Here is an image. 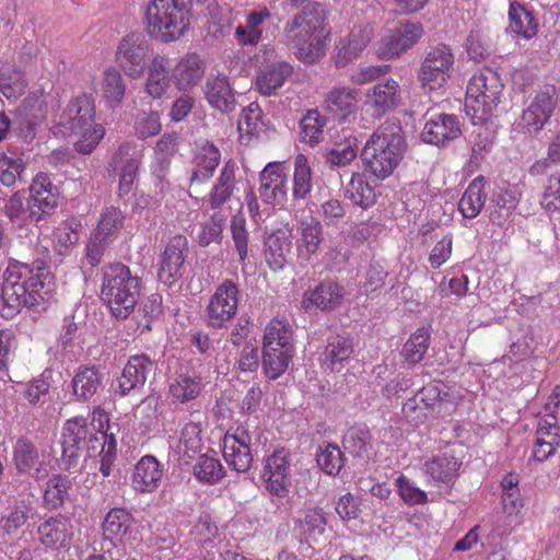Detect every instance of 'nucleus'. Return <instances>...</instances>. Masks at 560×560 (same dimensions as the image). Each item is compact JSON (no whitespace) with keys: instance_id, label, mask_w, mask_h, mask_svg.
I'll list each match as a JSON object with an SVG mask.
<instances>
[{"instance_id":"obj_12","label":"nucleus","mask_w":560,"mask_h":560,"mask_svg":"<svg viewBox=\"0 0 560 560\" xmlns=\"http://www.w3.org/2000/svg\"><path fill=\"white\" fill-rule=\"evenodd\" d=\"M238 304V285L233 280H224L215 288L206 307L208 326L214 329L225 327L226 324L235 317Z\"/></svg>"},{"instance_id":"obj_6","label":"nucleus","mask_w":560,"mask_h":560,"mask_svg":"<svg viewBox=\"0 0 560 560\" xmlns=\"http://www.w3.org/2000/svg\"><path fill=\"white\" fill-rule=\"evenodd\" d=\"M504 95V83L498 71L483 67L472 74L466 89L465 109L474 125L497 116Z\"/></svg>"},{"instance_id":"obj_4","label":"nucleus","mask_w":560,"mask_h":560,"mask_svg":"<svg viewBox=\"0 0 560 560\" xmlns=\"http://www.w3.org/2000/svg\"><path fill=\"white\" fill-rule=\"evenodd\" d=\"M55 133L77 136L74 143L81 154H90L105 135L101 124H95V103L92 95L82 93L72 98L52 126Z\"/></svg>"},{"instance_id":"obj_51","label":"nucleus","mask_w":560,"mask_h":560,"mask_svg":"<svg viewBox=\"0 0 560 560\" xmlns=\"http://www.w3.org/2000/svg\"><path fill=\"white\" fill-rule=\"evenodd\" d=\"M72 483L67 475H52L46 482L43 502L48 510H57L65 505Z\"/></svg>"},{"instance_id":"obj_25","label":"nucleus","mask_w":560,"mask_h":560,"mask_svg":"<svg viewBox=\"0 0 560 560\" xmlns=\"http://www.w3.org/2000/svg\"><path fill=\"white\" fill-rule=\"evenodd\" d=\"M220 161L221 152L214 143L210 141L196 143L190 160L189 186L205 184L212 178Z\"/></svg>"},{"instance_id":"obj_2","label":"nucleus","mask_w":560,"mask_h":560,"mask_svg":"<svg viewBox=\"0 0 560 560\" xmlns=\"http://www.w3.org/2000/svg\"><path fill=\"white\" fill-rule=\"evenodd\" d=\"M52 275L49 266L42 259L32 262L10 260L1 289V296L9 308L19 311L33 307L44 301L49 292Z\"/></svg>"},{"instance_id":"obj_38","label":"nucleus","mask_w":560,"mask_h":560,"mask_svg":"<svg viewBox=\"0 0 560 560\" xmlns=\"http://www.w3.org/2000/svg\"><path fill=\"white\" fill-rule=\"evenodd\" d=\"M292 74L293 67L287 61L268 65L257 73L256 89L261 95H273Z\"/></svg>"},{"instance_id":"obj_49","label":"nucleus","mask_w":560,"mask_h":560,"mask_svg":"<svg viewBox=\"0 0 560 560\" xmlns=\"http://www.w3.org/2000/svg\"><path fill=\"white\" fill-rule=\"evenodd\" d=\"M271 18V13L268 9L259 11H252L246 18L245 25H238L235 28L234 37L236 42L242 46H255L257 45L262 35V23Z\"/></svg>"},{"instance_id":"obj_37","label":"nucleus","mask_w":560,"mask_h":560,"mask_svg":"<svg viewBox=\"0 0 560 560\" xmlns=\"http://www.w3.org/2000/svg\"><path fill=\"white\" fill-rule=\"evenodd\" d=\"M359 91L350 86H335L325 96V109L340 118L346 119L358 109Z\"/></svg>"},{"instance_id":"obj_23","label":"nucleus","mask_w":560,"mask_h":560,"mask_svg":"<svg viewBox=\"0 0 560 560\" xmlns=\"http://www.w3.org/2000/svg\"><path fill=\"white\" fill-rule=\"evenodd\" d=\"M153 366V361L145 354L130 357L114 383L115 394L125 397L132 390L142 388Z\"/></svg>"},{"instance_id":"obj_30","label":"nucleus","mask_w":560,"mask_h":560,"mask_svg":"<svg viewBox=\"0 0 560 560\" xmlns=\"http://www.w3.org/2000/svg\"><path fill=\"white\" fill-rule=\"evenodd\" d=\"M237 171L238 166L232 159L228 160L221 167L207 198L209 207L212 210L221 209L225 203L231 201L237 189Z\"/></svg>"},{"instance_id":"obj_22","label":"nucleus","mask_w":560,"mask_h":560,"mask_svg":"<svg viewBox=\"0 0 560 560\" xmlns=\"http://www.w3.org/2000/svg\"><path fill=\"white\" fill-rule=\"evenodd\" d=\"M374 35L370 24L354 25L351 31L339 39L332 57L337 68H343L358 59L365 50Z\"/></svg>"},{"instance_id":"obj_29","label":"nucleus","mask_w":560,"mask_h":560,"mask_svg":"<svg viewBox=\"0 0 560 560\" xmlns=\"http://www.w3.org/2000/svg\"><path fill=\"white\" fill-rule=\"evenodd\" d=\"M171 61L166 55L155 54L147 66L144 92L154 100L162 98L168 91L173 77Z\"/></svg>"},{"instance_id":"obj_27","label":"nucleus","mask_w":560,"mask_h":560,"mask_svg":"<svg viewBox=\"0 0 560 560\" xmlns=\"http://www.w3.org/2000/svg\"><path fill=\"white\" fill-rule=\"evenodd\" d=\"M345 298V288L334 281H325L304 292L301 306L310 312L314 308L330 312L339 307Z\"/></svg>"},{"instance_id":"obj_33","label":"nucleus","mask_w":560,"mask_h":560,"mask_svg":"<svg viewBox=\"0 0 560 560\" xmlns=\"http://www.w3.org/2000/svg\"><path fill=\"white\" fill-rule=\"evenodd\" d=\"M560 445V427L555 417H542L538 421L533 458L545 462L556 454Z\"/></svg>"},{"instance_id":"obj_20","label":"nucleus","mask_w":560,"mask_h":560,"mask_svg":"<svg viewBox=\"0 0 560 560\" xmlns=\"http://www.w3.org/2000/svg\"><path fill=\"white\" fill-rule=\"evenodd\" d=\"M417 410H432L438 417H451L455 410V405L447 393H442L439 385L430 383L423 386L413 397L407 399L402 406V411L410 416Z\"/></svg>"},{"instance_id":"obj_60","label":"nucleus","mask_w":560,"mask_h":560,"mask_svg":"<svg viewBox=\"0 0 560 560\" xmlns=\"http://www.w3.org/2000/svg\"><path fill=\"white\" fill-rule=\"evenodd\" d=\"M4 213L9 220L18 225L23 226L28 222H33L30 202L25 203L23 191L14 192L4 203Z\"/></svg>"},{"instance_id":"obj_39","label":"nucleus","mask_w":560,"mask_h":560,"mask_svg":"<svg viewBox=\"0 0 560 560\" xmlns=\"http://www.w3.org/2000/svg\"><path fill=\"white\" fill-rule=\"evenodd\" d=\"M103 375L95 365H80L71 380L72 395L78 401L90 400L101 388Z\"/></svg>"},{"instance_id":"obj_31","label":"nucleus","mask_w":560,"mask_h":560,"mask_svg":"<svg viewBox=\"0 0 560 560\" xmlns=\"http://www.w3.org/2000/svg\"><path fill=\"white\" fill-rule=\"evenodd\" d=\"M460 135V124L454 115L439 114L431 117L421 132L423 142L434 145H446Z\"/></svg>"},{"instance_id":"obj_16","label":"nucleus","mask_w":560,"mask_h":560,"mask_svg":"<svg viewBox=\"0 0 560 560\" xmlns=\"http://www.w3.org/2000/svg\"><path fill=\"white\" fill-rule=\"evenodd\" d=\"M31 214L34 222L44 220L58 207L60 191L50 174L37 173L28 187Z\"/></svg>"},{"instance_id":"obj_11","label":"nucleus","mask_w":560,"mask_h":560,"mask_svg":"<svg viewBox=\"0 0 560 560\" xmlns=\"http://www.w3.org/2000/svg\"><path fill=\"white\" fill-rule=\"evenodd\" d=\"M455 57L450 46L430 47L418 70V80L429 91L441 89L451 79Z\"/></svg>"},{"instance_id":"obj_61","label":"nucleus","mask_w":560,"mask_h":560,"mask_svg":"<svg viewBox=\"0 0 560 560\" xmlns=\"http://www.w3.org/2000/svg\"><path fill=\"white\" fill-rule=\"evenodd\" d=\"M353 353L352 341L348 338L337 336L326 347L325 360L331 371L337 370L338 365H342Z\"/></svg>"},{"instance_id":"obj_36","label":"nucleus","mask_w":560,"mask_h":560,"mask_svg":"<svg viewBox=\"0 0 560 560\" xmlns=\"http://www.w3.org/2000/svg\"><path fill=\"white\" fill-rule=\"evenodd\" d=\"M510 33L525 40L537 35L539 23L534 12L518 1H511L508 11Z\"/></svg>"},{"instance_id":"obj_19","label":"nucleus","mask_w":560,"mask_h":560,"mask_svg":"<svg viewBox=\"0 0 560 560\" xmlns=\"http://www.w3.org/2000/svg\"><path fill=\"white\" fill-rule=\"evenodd\" d=\"M556 105V88L553 85H545L535 94L528 106L523 110L518 126L525 132L539 131L551 117Z\"/></svg>"},{"instance_id":"obj_48","label":"nucleus","mask_w":560,"mask_h":560,"mask_svg":"<svg viewBox=\"0 0 560 560\" xmlns=\"http://www.w3.org/2000/svg\"><path fill=\"white\" fill-rule=\"evenodd\" d=\"M486 184V179L478 176L468 185L458 202V210L463 217L474 219L480 213L487 197Z\"/></svg>"},{"instance_id":"obj_44","label":"nucleus","mask_w":560,"mask_h":560,"mask_svg":"<svg viewBox=\"0 0 560 560\" xmlns=\"http://www.w3.org/2000/svg\"><path fill=\"white\" fill-rule=\"evenodd\" d=\"M143 152L135 143L124 142L112 155L109 167L117 176L138 175Z\"/></svg>"},{"instance_id":"obj_5","label":"nucleus","mask_w":560,"mask_h":560,"mask_svg":"<svg viewBox=\"0 0 560 560\" xmlns=\"http://www.w3.org/2000/svg\"><path fill=\"white\" fill-rule=\"evenodd\" d=\"M141 279L122 262H110L102 268L101 298L117 319L127 318L140 295Z\"/></svg>"},{"instance_id":"obj_15","label":"nucleus","mask_w":560,"mask_h":560,"mask_svg":"<svg viewBox=\"0 0 560 560\" xmlns=\"http://www.w3.org/2000/svg\"><path fill=\"white\" fill-rule=\"evenodd\" d=\"M463 457L455 450H446L424 460L421 471L428 483L451 487L459 476Z\"/></svg>"},{"instance_id":"obj_56","label":"nucleus","mask_w":560,"mask_h":560,"mask_svg":"<svg viewBox=\"0 0 560 560\" xmlns=\"http://www.w3.org/2000/svg\"><path fill=\"white\" fill-rule=\"evenodd\" d=\"M313 177L307 158L304 154H298L294 160L293 188L294 199H305L312 191Z\"/></svg>"},{"instance_id":"obj_24","label":"nucleus","mask_w":560,"mask_h":560,"mask_svg":"<svg viewBox=\"0 0 560 560\" xmlns=\"http://www.w3.org/2000/svg\"><path fill=\"white\" fill-rule=\"evenodd\" d=\"M42 545L52 550L68 548L74 536L71 517L65 514H56L46 518L37 528Z\"/></svg>"},{"instance_id":"obj_64","label":"nucleus","mask_w":560,"mask_h":560,"mask_svg":"<svg viewBox=\"0 0 560 560\" xmlns=\"http://www.w3.org/2000/svg\"><path fill=\"white\" fill-rule=\"evenodd\" d=\"M371 433L365 427H352L343 436L342 444L346 451L353 456H361L368 451L371 443Z\"/></svg>"},{"instance_id":"obj_58","label":"nucleus","mask_w":560,"mask_h":560,"mask_svg":"<svg viewBox=\"0 0 560 560\" xmlns=\"http://www.w3.org/2000/svg\"><path fill=\"white\" fill-rule=\"evenodd\" d=\"M317 464L329 475L337 476L345 466V457L340 447L334 443H323L317 452Z\"/></svg>"},{"instance_id":"obj_8","label":"nucleus","mask_w":560,"mask_h":560,"mask_svg":"<svg viewBox=\"0 0 560 560\" xmlns=\"http://www.w3.org/2000/svg\"><path fill=\"white\" fill-rule=\"evenodd\" d=\"M50 93L43 86L33 89L23 100L15 112L12 121L4 113H0V142L4 140L10 130L24 141H32L48 114Z\"/></svg>"},{"instance_id":"obj_54","label":"nucleus","mask_w":560,"mask_h":560,"mask_svg":"<svg viewBox=\"0 0 560 560\" xmlns=\"http://www.w3.org/2000/svg\"><path fill=\"white\" fill-rule=\"evenodd\" d=\"M192 475L200 483L213 486L225 477V469L218 458L201 455L192 466Z\"/></svg>"},{"instance_id":"obj_7","label":"nucleus","mask_w":560,"mask_h":560,"mask_svg":"<svg viewBox=\"0 0 560 560\" xmlns=\"http://www.w3.org/2000/svg\"><path fill=\"white\" fill-rule=\"evenodd\" d=\"M190 20L191 12L183 0H151L144 15L149 36L165 44L184 36Z\"/></svg>"},{"instance_id":"obj_17","label":"nucleus","mask_w":560,"mask_h":560,"mask_svg":"<svg viewBox=\"0 0 560 560\" xmlns=\"http://www.w3.org/2000/svg\"><path fill=\"white\" fill-rule=\"evenodd\" d=\"M423 27L419 22H405L382 37L377 55L381 59L398 58L412 48L422 37Z\"/></svg>"},{"instance_id":"obj_3","label":"nucleus","mask_w":560,"mask_h":560,"mask_svg":"<svg viewBox=\"0 0 560 560\" xmlns=\"http://www.w3.org/2000/svg\"><path fill=\"white\" fill-rule=\"evenodd\" d=\"M407 149L406 138L397 118L385 120L368 139L361 159L377 178L386 179L400 164Z\"/></svg>"},{"instance_id":"obj_53","label":"nucleus","mask_w":560,"mask_h":560,"mask_svg":"<svg viewBox=\"0 0 560 560\" xmlns=\"http://www.w3.org/2000/svg\"><path fill=\"white\" fill-rule=\"evenodd\" d=\"M28 85L25 71L18 67L0 70V92L9 101H16Z\"/></svg>"},{"instance_id":"obj_62","label":"nucleus","mask_w":560,"mask_h":560,"mask_svg":"<svg viewBox=\"0 0 560 560\" xmlns=\"http://www.w3.org/2000/svg\"><path fill=\"white\" fill-rule=\"evenodd\" d=\"M435 242L432 245L428 261L433 269H439L446 264L453 254V234L452 233H435Z\"/></svg>"},{"instance_id":"obj_42","label":"nucleus","mask_w":560,"mask_h":560,"mask_svg":"<svg viewBox=\"0 0 560 560\" xmlns=\"http://www.w3.org/2000/svg\"><path fill=\"white\" fill-rule=\"evenodd\" d=\"M205 95L208 103L222 113L232 112L235 107V96L229 78L225 75L209 78L206 83Z\"/></svg>"},{"instance_id":"obj_57","label":"nucleus","mask_w":560,"mask_h":560,"mask_svg":"<svg viewBox=\"0 0 560 560\" xmlns=\"http://www.w3.org/2000/svg\"><path fill=\"white\" fill-rule=\"evenodd\" d=\"M13 462L19 472H28L35 468L36 478H39L40 469L36 468L39 463L38 451L30 441L18 440L13 451Z\"/></svg>"},{"instance_id":"obj_21","label":"nucleus","mask_w":560,"mask_h":560,"mask_svg":"<svg viewBox=\"0 0 560 560\" xmlns=\"http://www.w3.org/2000/svg\"><path fill=\"white\" fill-rule=\"evenodd\" d=\"M400 102L399 83L388 78L369 88L364 94L363 108L374 118H381Z\"/></svg>"},{"instance_id":"obj_34","label":"nucleus","mask_w":560,"mask_h":560,"mask_svg":"<svg viewBox=\"0 0 560 560\" xmlns=\"http://www.w3.org/2000/svg\"><path fill=\"white\" fill-rule=\"evenodd\" d=\"M121 72L115 66H108L98 84L101 101L112 110L121 107L127 96V83Z\"/></svg>"},{"instance_id":"obj_41","label":"nucleus","mask_w":560,"mask_h":560,"mask_svg":"<svg viewBox=\"0 0 560 560\" xmlns=\"http://www.w3.org/2000/svg\"><path fill=\"white\" fill-rule=\"evenodd\" d=\"M265 245L268 266L275 271L282 270L291 253L292 242L289 231L282 229L272 231L266 238Z\"/></svg>"},{"instance_id":"obj_59","label":"nucleus","mask_w":560,"mask_h":560,"mask_svg":"<svg viewBox=\"0 0 560 560\" xmlns=\"http://www.w3.org/2000/svg\"><path fill=\"white\" fill-rule=\"evenodd\" d=\"M326 118L318 110H308L300 121L301 141L310 145L317 144L322 138Z\"/></svg>"},{"instance_id":"obj_63","label":"nucleus","mask_w":560,"mask_h":560,"mask_svg":"<svg viewBox=\"0 0 560 560\" xmlns=\"http://www.w3.org/2000/svg\"><path fill=\"white\" fill-rule=\"evenodd\" d=\"M262 110L257 102H252L240 116L237 128L241 135L256 136L262 129Z\"/></svg>"},{"instance_id":"obj_35","label":"nucleus","mask_w":560,"mask_h":560,"mask_svg":"<svg viewBox=\"0 0 560 560\" xmlns=\"http://www.w3.org/2000/svg\"><path fill=\"white\" fill-rule=\"evenodd\" d=\"M163 477V466L153 455L142 456L135 465L132 487L138 492H152Z\"/></svg>"},{"instance_id":"obj_47","label":"nucleus","mask_w":560,"mask_h":560,"mask_svg":"<svg viewBox=\"0 0 560 560\" xmlns=\"http://www.w3.org/2000/svg\"><path fill=\"white\" fill-rule=\"evenodd\" d=\"M133 524V516L122 508L109 510L103 521L102 529L106 538L121 542L130 533Z\"/></svg>"},{"instance_id":"obj_32","label":"nucleus","mask_w":560,"mask_h":560,"mask_svg":"<svg viewBox=\"0 0 560 560\" xmlns=\"http://www.w3.org/2000/svg\"><path fill=\"white\" fill-rule=\"evenodd\" d=\"M88 421L82 416H77L68 419L62 427V448L63 455L70 459L79 456V452L85 446L89 454L92 452Z\"/></svg>"},{"instance_id":"obj_14","label":"nucleus","mask_w":560,"mask_h":560,"mask_svg":"<svg viewBox=\"0 0 560 560\" xmlns=\"http://www.w3.org/2000/svg\"><path fill=\"white\" fill-rule=\"evenodd\" d=\"M253 439L248 427L238 425L229 430L222 442L226 464L237 472L248 471L253 464Z\"/></svg>"},{"instance_id":"obj_10","label":"nucleus","mask_w":560,"mask_h":560,"mask_svg":"<svg viewBox=\"0 0 560 560\" xmlns=\"http://www.w3.org/2000/svg\"><path fill=\"white\" fill-rule=\"evenodd\" d=\"M152 47L140 32H130L122 36L115 50L118 70L128 78L137 80L143 77L151 60Z\"/></svg>"},{"instance_id":"obj_28","label":"nucleus","mask_w":560,"mask_h":560,"mask_svg":"<svg viewBox=\"0 0 560 560\" xmlns=\"http://www.w3.org/2000/svg\"><path fill=\"white\" fill-rule=\"evenodd\" d=\"M259 197L268 205H282L287 200L288 175L281 164L269 163L259 176Z\"/></svg>"},{"instance_id":"obj_18","label":"nucleus","mask_w":560,"mask_h":560,"mask_svg":"<svg viewBox=\"0 0 560 560\" xmlns=\"http://www.w3.org/2000/svg\"><path fill=\"white\" fill-rule=\"evenodd\" d=\"M187 253V240L180 235L174 236L166 244L158 264V279L160 282L171 287L183 278Z\"/></svg>"},{"instance_id":"obj_45","label":"nucleus","mask_w":560,"mask_h":560,"mask_svg":"<svg viewBox=\"0 0 560 560\" xmlns=\"http://www.w3.org/2000/svg\"><path fill=\"white\" fill-rule=\"evenodd\" d=\"M32 511L30 503L21 501L8 510L0 520V539L8 544L18 539L22 529L28 520V513Z\"/></svg>"},{"instance_id":"obj_40","label":"nucleus","mask_w":560,"mask_h":560,"mask_svg":"<svg viewBox=\"0 0 560 560\" xmlns=\"http://www.w3.org/2000/svg\"><path fill=\"white\" fill-rule=\"evenodd\" d=\"M203 74L202 61L196 54L184 56L172 70L173 81L179 91H188L196 86Z\"/></svg>"},{"instance_id":"obj_26","label":"nucleus","mask_w":560,"mask_h":560,"mask_svg":"<svg viewBox=\"0 0 560 560\" xmlns=\"http://www.w3.org/2000/svg\"><path fill=\"white\" fill-rule=\"evenodd\" d=\"M324 241L323 225L315 217L301 219L296 226V256L302 262L313 260Z\"/></svg>"},{"instance_id":"obj_9","label":"nucleus","mask_w":560,"mask_h":560,"mask_svg":"<svg viewBox=\"0 0 560 560\" xmlns=\"http://www.w3.org/2000/svg\"><path fill=\"white\" fill-rule=\"evenodd\" d=\"M294 354L293 328L285 318H272L265 327L262 366L265 374L276 380L282 375Z\"/></svg>"},{"instance_id":"obj_46","label":"nucleus","mask_w":560,"mask_h":560,"mask_svg":"<svg viewBox=\"0 0 560 560\" xmlns=\"http://www.w3.org/2000/svg\"><path fill=\"white\" fill-rule=\"evenodd\" d=\"M202 392V381L198 375L180 373L168 383L167 395L173 402L187 404L195 400Z\"/></svg>"},{"instance_id":"obj_52","label":"nucleus","mask_w":560,"mask_h":560,"mask_svg":"<svg viewBox=\"0 0 560 560\" xmlns=\"http://www.w3.org/2000/svg\"><path fill=\"white\" fill-rule=\"evenodd\" d=\"M345 197L353 205L366 209L375 203L376 195L364 174L353 173L346 185Z\"/></svg>"},{"instance_id":"obj_55","label":"nucleus","mask_w":560,"mask_h":560,"mask_svg":"<svg viewBox=\"0 0 560 560\" xmlns=\"http://www.w3.org/2000/svg\"><path fill=\"white\" fill-rule=\"evenodd\" d=\"M26 168L24 154L16 151L0 153V183L11 187L22 176Z\"/></svg>"},{"instance_id":"obj_13","label":"nucleus","mask_w":560,"mask_h":560,"mask_svg":"<svg viewBox=\"0 0 560 560\" xmlns=\"http://www.w3.org/2000/svg\"><path fill=\"white\" fill-rule=\"evenodd\" d=\"M261 479L271 495L281 499L288 497L292 483L289 451L276 450L265 458Z\"/></svg>"},{"instance_id":"obj_50","label":"nucleus","mask_w":560,"mask_h":560,"mask_svg":"<svg viewBox=\"0 0 560 560\" xmlns=\"http://www.w3.org/2000/svg\"><path fill=\"white\" fill-rule=\"evenodd\" d=\"M126 219L125 212L119 207H105L100 213L98 222L93 232L102 236L103 240L114 242L124 230Z\"/></svg>"},{"instance_id":"obj_43","label":"nucleus","mask_w":560,"mask_h":560,"mask_svg":"<svg viewBox=\"0 0 560 560\" xmlns=\"http://www.w3.org/2000/svg\"><path fill=\"white\" fill-rule=\"evenodd\" d=\"M431 345L430 329L422 326L416 329L402 345L399 355L407 368H415L425 357Z\"/></svg>"},{"instance_id":"obj_1","label":"nucleus","mask_w":560,"mask_h":560,"mask_svg":"<svg viewBox=\"0 0 560 560\" xmlns=\"http://www.w3.org/2000/svg\"><path fill=\"white\" fill-rule=\"evenodd\" d=\"M283 34L300 61L308 65L318 62L326 55L331 37L327 12L323 4H306L285 23Z\"/></svg>"}]
</instances>
